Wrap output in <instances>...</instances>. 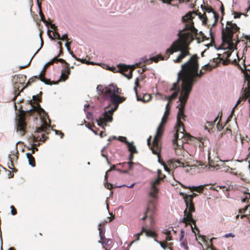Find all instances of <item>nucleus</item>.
Masks as SVG:
<instances>
[{
    "instance_id": "obj_34",
    "label": "nucleus",
    "mask_w": 250,
    "mask_h": 250,
    "mask_svg": "<svg viewBox=\"0 0 250 250\" xmlns=\"http://www.w3.org/2000/svg\"><path fill=\"white\" fill-rule=\"evenodd\" d=\"M154 240H155V241H156V242L159 243L161 245L162 248H163L165 250L167 248L168 243L166 241H165V242L159 241L157 240L156 239H155Z\"/></svg>"
},
{
    "instance_id": "obj_60",
    "label": "nucleus",
    "mask_w": 250,
    "mask_h": 250,
    "mask_svg": "<svg viewBox=\"0 0 250 250\" xmlns=\"http://www.w3.org/2000/svg\"><path fill=\"white\" fill-rule=\"evenodd\" d=\"M185 236V232L183 230H181V233H180V241H182Z\"/></svg>"
},
{
    "instance_id": "obj_35",
    "label": "nucleus",
    "mask_w": 250,
    "mask_h": 250,
    "mask_svg": "<svg viewBox=\"0 0 250 250\" xmlns=\"http://www.w3.org/2000/svg\"><path fill=\"white\" fill-rule=\"evenodd\" d=\"M133 164H134L133 162H125V163L122 164V165L123 166H128L129 169H131L133 167ZM119 165H121V164H119Z\"/></svg>"
},
{
    "instance_id": "obj_31",
    "label": "nucleus",
    "mask_w": 250,
    "mask_h": 250,
    "mask_svg": "<svg viewBox=\"0 0 250 250\" xmlns=\"http://www.w3.org/2000/svg\"><path fill=\"white\" fill-rule=\"evenodd\" d=\"M71 42L67 41L65 43V46L67 48V51L72 55V57L75 58L76 60H79L74 54L73 52L71 50L70 45Z\"/></svg>"
},
{
    "instance_id": "obj_42",
    "label": "nucleus",
    "mask_w": 250,
    "mask_h": 250,
    "mask_svg": "<svg viewBox=\"0 0 250 250\" xmlns=\"http://www.w3.org/2000/svg\"><path fill=\"white\" fill-rule=\"evenodd\" d=\"M40 39H41V47L37 51V52L35 53L34 54V56L39 51V50H40V49L42 47L43 45V39H42V33H40Z\"/></svg>"
},
{
    "instance_id": "obj_13",
    "label": "nucleus",
    "mask_w": 250,
    "mask_h": 250,
    "mask_svg": "<svg viewBox=\"0 0 250 250\" xmlns=\"http://www.w3.org/2000/svg\"><path fill=\"white\" fill-rule=\"evenodd\" d=\"M149 195H150L149 194ZM157 193L156 194V195ZM150 197H152L150 195ZM157 197V196L155 197H152L153 199H150L148 201L146 211L149 212V214H155V211L156 209V202L155 198Z\"/></svg>"
},
{
    "instance_id": "obj_7",
    "label": "nucleus",
    "mask_w": 250,
    "mask_h": 250,
    "mask_svg": "<svg viewBox=\"0 0 250 250\" xmlns=\"http://www.w3.org/2000/svg\"><path fill=\"white\" fill-rule=\"evenodd\" d=\"M48 127L49 125L46 122H44L41 126L37 128L36 131L33 135V141L35 142L39 141L45 142L48 138L45 136V134L48 133L47 132Z\"/></svg>"
},
{
    "instance_id": "obj_43",
    "label": "nucleus",
    "mask_w": 250,
    "mask_h": 250,
    "mask_svg": "<svg viewBox=\"0 0 250 250\" xmlns=\"http://www.w3.org/2000/svg\"><path fill=\"white\" fill-rule=\"evenodd\" d=\"M233 15H234V18L237 19V18H240L242 15H244V14L242 13L234 12Z\"/></svg>"
},
{
    "instance_id": "obj_49",
    "label": "nucleus",
    "mask_w": 250,
    "mask_h": 250,
    "mask_svg": "<svg viewBox=\"0 0 250 250\" xmlns=\"http://www.w3.org/2000/svg\"><path fill=\"white\" fill-rule=\"evenodd\" d=\"M167 122H166L165 120L162 119L160 125H159V127H162V128H164V126L166 125Z\"/></svg>"
},
{
    "instance_id": "obj_5",
    "label": "nucleus",
    "mask_w": 250,
    "mask_h": 250,
    "mask_svg": "<svg viewBox=\"0 0 250 250\" xmlns=\"http://www.w3.org/2000/svg\"><path fill=\"white\" fill-rule=\"evenodd\" d=\"M181 194L183 195L186 205V208L184 212L185 217L182 219V222L185 223L186 226L190 225V223H192L196 227V221L193 218L192 213L195 211L193 199L197 196V194L195 193H193L190 195L184 194L183 193H181Z\"/></svg>"
},
{
    "instance_id": "obj_26",
    "label": "nucleus",
    "mask_w": 250,
    "mask_h": 250,
    "mask_svg": "<svg viewBox=\"0 0 250 250\" xmlns=\"http://www.w3.org/2000/svg\"><path fill=\"white\" fill-rule=\"evenodd\" d=\"M26 80V76L24 75H18L17 76V84H23Z\"/></svg>"
},
{
    "instance_id": "obj_3",
    "label": "nucleus",
    "mask_w": 250,
    "mask_h": 250,
    "mask_svg": "<svg viewBox=\"0 0 250 250\" xmlns=\"http://www.w3.org/2000/svg\"><path fill=\"white\" fill-rule=\"evenodd\" d=\"M97 90L99 94V99L103 101L109 100L110 102L115 105L113 108L116 110L119 104L126 100V98L118 95L120 93L119 88L116 85L111 84L108 86H103L99 85L97 87Z\"/></svg>"
},
{
    "instance_id": "obj_10",
    "label": "nucleus",
    "mask_w": 250,
    "mask_h": 250,
    "mask_svg": "<svg viewBox=\"0 0 250 250\" xmlns=\"http://www.w3.org/2000/svg\"><path fill=\"white\" fill-rule=\"evenodd\" d=\"M166 177V176L162 173V171L160 169L158 170V178L151 183V190L149 194L151 196L155 197L156 194L158 192V188L157 186L160 184V182Z\"/></svg>"
},
{
    "instance_id": "obj_62",
    "label": "nucleus",
    "mask_w": 250,
    "mask_h": 250,
    "mask_svg": "<svg viewBox=\"0 0 250 250\" xmlns=\"http://www.w3.org/2000/svg\"><path fill=\"white\" fill-rule=\"evenodd\" d=\"M30 62H31V61L29 62H28V63H27V64L25 65H20V66H19V67H20V68L21 69H23V68H26V67H28V66H29V65H30Z\"/></svg>"
},
{
    "instance_id": "obj_57",
    "label": "nucleus",
    "mask_w": 250,
    "mask_h": 250,
    "mask_svg": "<svg viewBox=\"0 0 250 250\" xmlns=\"http://www.w3.org/2000/svg\"><path fill=\"white\" fill-rule=\"evenodd\" d=\"M232 63L233 64H237L239 67V69H240L241 70H243V69L242 68V67L241 66V65L240 64H239L237 62V61L236 60V59H234L233 61V62Z\"/></svg>"
},
{
    "instance_id": "obj_27",
    "label": "nucleus",
    "mask_w": 250,
    "mask_h": 250,
    "mask_svg": "<svg viewBox=\"0 0 250 250\" xmlns=\"http://www.w3.org/2000/svg\"><path fill=\"white\" fill-rule=\"evenodd\" d=\"M27 157L28 160L29 164L32 167H35L36 166V163L34 157L31 154L27 153Z\"/></svg>"
},
{
    "instance_id": "obj_50",
    "label": "nucleus",
    "mask_w": 250,
    "mask_h": 250,
    "mask_svg": "<svg viewBox=\"0 0 250 250\" xmlns=\"http://www.w3.org/2000/svg\"><path fill=\"white\" fill-rule=\"evenodd\" d=\"M220 119L216 124V127L218 130H221L223 128V126H222V125H220Z\"/></svg>"
},
{
    "instance_id": "obj_21",
    "label": "nucleus",
    "mask_w": 250,
    "mask_h": 250,
    "mask_svg": "<svg viewBox=\"0 0 250 250\" xmlns=\"http://www.w3.org/2000/svg\"><path fill=\"white\" fill-rule=\"evenodd\" d=\"M169 166L171 167L176 168L179 167H185L184 164L178 160H171L170 161Z\"/></svg>"
},
{
    "instance_id": "obj_19",
    "label": "nucleus",
    "mask_w": 250,
    "mask_h": 250,
    "mask_svg": "<svg viewBox=\"0 0 250 250\" xmlns=\"http://www.w3.org/2000/svg\"><path fill=\"white\" fill-rule=\"evenodd\" d=\"M221 47L222 49H223L224 50L228 49V50L225 51L223 53V54L222 55V57L221 58H220L221 60H223L224 58L228 59L230 56V55L232 53V50L236 47V46H235L234 48H233L232 49H230L229 48H225L223 46L222 43L221 45Z\"/></svg>"
},
{
    "instance_id": "obj_56",
    "label": "nucleus",
    "mask_w": 250,
    "mask_h": 250,
    "mask_svg": "<svg viewBox=\"0 0 250 250\" xmlns=\"http://www.w3.org/2000/svg\"><path fill=\"white\" fill-rule=\"evenodd\" d=\"M242 100V99L241 98H240L238 100V101H237L235 107L233 108L232 111H231V114H233L234 111V109L241 102V101Z\"/></svg>"
},
{
    "instance_id": "obj_11",
    "label": "nucleus",
    "mask_w": 250,
    "mask_h": 250,
    "mask_svg": "<svg viewBox=\"0 0 250 250\" xmlns=\"http://www.w3.org/2000/svg\"><path fill=\"white\" fill-rule=\"evenodd\" d=\"M15 156V154L11 153L8 156L7 165L8 167L12 170V172L9 170L7 171V175L9 178L13 177L14 172L16 171L14 164V157Z\"/></svg>"
},
{
    "instance_id": "obj_8",
    "label": "nucleus",
    "mask_w": 250,
    "mask_h": 250,
    "mask_svg": "<svg viewBox=\"0 0 250 250\" xmlns=\"http://www.w3.org/2000/svg\"><path fill=\"white\" fill-rule=\"evenodd\" d=\"M163 131V128L158 126L151 146V150L154 154H158L161 151V147L159 144V140L161 138Z\"/></svg>"
},
{
    "instance_id": "obj_59",
    "label": "nucleus",
    "mask_w": 250,
    "mask_h": 250,
    "mask_svg": "<svg viewBox=\"0 0 250 250\" xmlns=\"http://www.w3.org/2000/svg\"><path fill=\"white\" fill-rule=\"evenodd\" d=\"M11 213H12V214L15 215L16 214V209H15L14 206H11Z\"/></svg>"
},
{
    "instance_id": "obj_36",
    "label": "nucleus",
    "mask_w": 250,
    "mask_h": 250,
    "mask_svg": "<svg viewBox=\"0 0 250 250\" xmlns=\"http://www.w3.org/2000/svg\"><path fill=\"white\" fill-rule=\"evenodd\" d=\"M111 170H118V171H120V172H125V173H126V172H127V171H123V170H120V169H117V168H116V166H115V165H113L112 166H111V167H110V169H109V170L107 171V172H109V171H111Z\"/></svg>"
},
{
    "instance_id": "obj_53",
    "label": "nucleus",
    "mask_w": 250,
    "mask_h": 250,
    "mask_svg": "<svg viewBox=\"0 0 250 250\" xmlns=\"http://www.w3.org/2000/svg\"><path fill=\"white\" fill-rule=\"evenodd\" d=\"M149 217V212L146 211L144 216L141 218L142 220H145L146 218Z\"/></svg>"
},
{
    "instance_id": "obj_40",
    "label": "nucleus",
    "mask_w": 250,
    "mask_h": 250,
    "mask_svg": "<svg viewBox=\"0 0 250 250\" xmlns=\"http://www.w3.org/2000/svg\"><path fill=\"white\" fill-rule=\"evenodd\" d=\"M181 246L186 250H188V247L186 240L182 241V242L181 243Z\"/></svg>"
},
{
    "instance_id": "obj_32",
    "label": "nucleus",
    "mask_w": 250,
    "mask_h": 250,
    "mask_svg": "<svg viewBox=\"0 0 250 250\" xmlns=\"http://www.w3.org/2000/svg\"><path fill=\"white\" fill-rule=\"evenodd\" d=\"M201 7L203 9V10H204L205 12L210 13L212 12L213 13L215 11L213 10V9L210 6H203L201 5Z\"/></svg>"
},
{
    "instance_id": "obj_45",
    "label": "nucleus",
    "mask_w": 250,
    "mask_h": 250,
    "mask_svg": "<svg viewBox=\"0 0 250 250\" xmlns=\"http://www.w3.org/2000/svg\"><path fill=\"white\" fill-rule=\"evenodd\" d=\"M170 113H168L167 111H165L164 115L162 118V119H164L166 122L167 121L168 117Z\"/></svg>"
},
{
    "instance_id": "obj_63",
    "label": "nucleus",
    "mask_w": 250,
    "mask_h": 250,
    "mask_svg": "<svg viewBox=\"0 0 250 250\" xmlns=\"http://www.w3.org/2000/svg\"><path fill=\"white\" fill-rule=\"evenodd\" d=\"M59 57H58L57 56L55 57L54 58H53L51 61L53 62L54 63H58L59 62Z\"/></svg>"
},
{
    "instance_id": "obj_15",
    "label": "nucleus",
    "mask_w": 250,
    "mask_h": 250,
    "mask_svg": "<svg viewBox=\"0 0 250 250\" xmlns=\"http://www.w3.org/2000/svg\"><path fill=\"white\" fill-rule=\"evenodd\" d=\"M99 242L102 243L103 247L106 250H116L115 247L118 245L116 242H114L112 246L110 247V245L112 243L111 240L106 239L105 238L102 241L99 240Z\"/></svg>"
},
{
    "instance_id": "obj_51",
    "label": "nucleus",
    "mask_w": 250,
    "mask_h": 250,
    "mask_svg": "<svg viewBox=\"0 0 250 250\" xmlns=\"http://www.w3.org/2000/svg\"><path fill=\"white\" fill-rule=\"evenodd\" d=\"M118 140L122 142L125 143V144L126 142H128L127 141H126V138L125 137H119Z\"/></svg>"
},
{
    "instance_id": "obj_22",
    "label": "nucleus",
    "mask_w": 250,
    "mask_h": 250,
    "mask_svg": "<svg viewBox=\"0 0 250 250\" xmlns=\"http://www.w3.org/2000/svg\"><path fill=\"white\" fill-rule=\"evenodd\" d=\"M244 93L243 94L242 99L246 100L250 96V81L248 82V87L245 88L244 90Z\"/></svg>"
},
{
    "instance_id": "obj_58",
    "label": "nucleus",
    "mask_w": 250,
    "mask_h": 250,
    "mask_svg": "<svg viewBox=\"0 0 250 250\" xmlns=\"http://www.w3.org/2000/svg\"><path fill=\"white\" fill-rule=\"evenodd\" d=\"M163 232L167 235H171V231L167 229L164 230Z\"/></svg>"
},
{
    "instance_id": "obj_12",
    "label": "nucleus",
    "mask_w": 250,
    "mask_h": 250,
    "mask_svg": "<svg viewBox=\"0 0 250 250\" xmlns=\"http://www.w3.org/2000/svg\"><path fill=\"white\" fill-rule=\"evenodd\" d=\"M42 92H40L39 95L33 96L32 99L34 102L31 101V104H34L35 105L33 106V109L37 111H44V110L41 108L39 103L42 102Z\"/></svg>"
},
{
    "instance_id": "obj_38",
    "label": "nucleus",
    "mask_w": 250,
    "mask_h": 250,
    "mask_svg": "<svg viewBox=\"0 0 250 250\" xmlns=\"http://www.w3.org/2000/svg\"><path fill=\"white\" fill-rule=\"evenodd\" d=\"M99 230L100 236L101 237L100 240L102 241L105 238L104 236V232L103 231V230L101 228H99Z\"/></svg>"
},
{
    "instance_id": "obj_37",
    "label": "nucleus",
    "mask_w": 250,
    "mask_h": 250,
    "mask_svg": "<svg viewBox=\"0 0 250 250\" xmlns=\"http://www.w3.org/2000/svg\"><path fill=\"white\" fill-rule=\"evenodd\" d=\"M213 18L214 19V23L213 24V25H214V24H216L218 21L219 15L215 11L213 13Z\"/></svg>"
},
{
    "instance_id": "obj_30",
    "label": "nucleus",
    "mask_w": 250,
    "mask_h": 250,
    "mask_svg": "<svg viewBox=\"0 0 250 250\" xmlns=\"http://www.w3.org/2000/svg\"><path fill=\"white\" fill-rule=\"evenodd\" d=\"M197 35H198V34L197 33V34L194 36V39H195L196 38V39L197 40L198 42H201L205 40V39L206 38L204 34L202 32H200L199 33L198 36H197ZM194 40V39H193L192 40V41Z\"/></svg>"
},
{
    "instance_id": "obj_1",
    "label": "nucleus",
    "mask_w": 250,
    "mask_h": 250,
    "mask_svg": "<svg viewBox=\"0 0 250 250\" xmlns=\"http://www.w3.org/2000/svg\"><path fill=\"white\" fill-rule=\"evenodd\" d=\"M198 59L197 55H194L188 62L182 65V70L178 73L177 82L173 84L172 87L170 89L171 91H173L174 92L171 95L167 97V100L169 101L177 97L180 91L178 83L180 80H182V91L179 97L180 104L177 116L176 132L174 135V139L172 142L174 145H176L177 146V147H175V149L179 147L178 143V141L179 139L178 133L180 132L182 134L181 138L184 137L185 135L184 125L181 119L185 120L186 117L184 114V109L189 95L192 90L193 84L196 81L195 78L196 77H201L202 75L206 73L207 70L211 69L210 65L207 64L203 67V69H204L205 71H203V70H201L200 72L198 73Z\"/></svg>"
},
{
    "instance_id": "obj_33",
    "label": "nucleus",
    "mask_w": 250,
    "mask_h": 250,
    "mask_svg": "<svg viewBox=\"0 0 250 250\" xmlns=\"http://www.w3.org/2000/svg\"><path fill=\"white\" fill-rule=\"evenodd\" d=\"M98 125L101 126L104 125H106V122L105 121V119H104L103 117H100L98 119L96 120Z\"/></svg>"
},
{
    "instance_id": "obj_44",
    "label": "nucleus",
    "mask_w": 250,
    "mask_h": 250,
    "mask_svg": "<svg viewBox=\"0 0 250 250\" xmlns=\"http://www.w3.org/2000/svg\"><path fill=\"white\" fill-rule=\"evenodd\" d=\"M233 169L232 168L229 167V166L224 167V171L227 172H229L231 173H233V172L232 171Z\"/></svg>"
},
{
    "instance_id": "obj_17",
    "label": "nucleus",
    "mask_w": 250,
    "mask_h": 250,
    "mask_svg": "<svg viewBox=\"0 0 250 250\" xmlns=\"http://www.w3.org/2000/svg\"><path fill=\"white\" fill-rule=\"evenodd\" d=\"M70 68L69 66L67 67H65V69L62 70V71L61 76L60 77V80L58 81V83L60 82V80L65 81L68 79V76L70 74ZM57 83V84H58Z\"/></svg>"
},
{
    "instance_id": "obj_61",
    "label": "nucleus",
    "mask_w": 250,
    "mask_h": 250,
    "mask_svg": "<svg viewBox=\"0 0 250 250\" xmlns=\"http://www.w3.org/2000/svg\"><path fill=\"white\" fill-rule=\"evenodd\" d=\"M210 153L208 154V163H209V165L211 166V167H214V166L213 165V163L212 162V160H210Z\"/></svg>"
},
{
    "instance_id": "obj_23",
    "label": "nucleus",
    "mask_w": 250,
    "mask_h": 250,
    "mask_svg": "<svg viewBox=\"0 0 250 250\" xmlns=\"http://www.w3.org/2000/svg\"><path fill=\"white\" fill-rule=\"evenodd\" d=\"M144 231L145 227H143L141 231L139 233L134 235L133 237L134 238V239L132 240L129 245H128V247H130L135 241L139 240L140 236L143 235V233H144Z\"/></svg>"
},
{
    "instance_id": "obj_41",
    "label": "nucleus",
    "mask_w": 250,
    "mask_h": 250,
    "mask_svg": "<svg viewBox=\"0 0 250 250\" xmlns=\"http://www.w3.org/2000/svg\"><path fill=\"white\" fill-rule=\"evenodd\" d=\"M59 62L64 63L65 64V67H67L69 66V64L67 63L64 60L62 59H59Z\"/></svg>"
},
{
    "instance_id": "obj_9",
    "label": "nucleus",
    "mask_w": 250,
    "mask_h": 250,
    "mask_svg": "<svg viewBox=\"0 0 250 250\" xmlns=\"http://www.w3.org/2000/svg\"><path fill=\"white\" fill-rule=\"evenodd\" d=\"M37 79L40 80L46 84L52 85L58 83V82L51 81L50 79H46L44 77V72H41L39 76H33L26 83V84L22 88L20 92L22 91L23 89L28 85H30L31 83L35 82Z\"/></svg>"
},
{
    "instance_id": "obj_28",
    "label": "nucleus",
    "mask_w": 250,
    "mask_h": 250,
    "mask_svg": "<svg viewBox=\"0 0 250 250\" xmlns=\"http://www.w3.org/2000/svg\"><path fill=\"white\" fill-rule=\"evenodd\" d=\"M38 5H39V8H40V16L41 17V21H43L44 23H45L46 24V25H48V22L46 21L45 19V17H44V16L42 11V9H41V3H40L38 1Z\"/></svg>"
},
{
    "instance_id": "obj_47",
    "label": "nucleus",
    "mask_w": 250,
    "mask_h": 250,
    "mask_svg": "<svg viewBox=\"0 0 250 250\" xmlns=\"http://www.w3.org/2000/svg\"><path fill=\"white\" fill-rule=\"evenodd\" d=\"M69 39L68 38V36L66 34H65L62 36V37H61V39H60V40H66V41H68Z\"/></svg>"
},
{
    "instance_id": "obj_18",
    "label": "nucleus",
    "mask_w": 250,
    "mask_h": 250,
    "mask_svg": "<svg viewBox=\"0 0 250 250\" xmlns=\"http://www.w3.org/2000/svg\"><path fill=\"white\" fill-rule=\"evenodd\" d=\"M116 110H114V109L112 108L111 109L108 110V112L105 111L104 114H103V118L104 119H105V121L106 122H111L112 121V115L113 112Z\"/></svg>"
},
{
    "instance_id": "obj_39",
    "label": "nucleus",
    "mask_w": 250,
    "mask_h": 250,
    "mask_svg": "<svg viewBox=\"0 0 250 250\" xmlns=\"http://www.w3.org/2000/svg\"><path fill=\"white\" fill-rule=\"evenodd\" d=\"M154 214H149V218L150 219V223L151 226H153L154 225Z\"/></svg>"
},
{
    "instance_id": "obj_6",
    "label": "nucleus",
    "mask_w": 250,
    "mask_h": 250,
    "mask_svg": "<svg viewBox=\"0 0 250 250\" xmlns=\"http://www.w3.org/2000/svg\"><path fill=\"white\" fill-rule=\"evenodd\" d=\"M17 132L21 136H23L26 132L27 126V120L30 118L28 110L24 111L22 109L21 105L19 107L17 105Z\"/></svg>"
},
{
    "instance_id": "obj_46",
    "label": "nucleus",
    "mask_w": 250,
    "mask_h": 250,
    "mask_svg": "<svg viewBox=\"0 0 250 250\" xmlns=\"http://www.w3.org/2000/svg\"><path fill=\"white\" fill-rule=\"evenodd\" d=\"M249 208V205H247L245 208L240 209L239 210V212L240 213H244L246 211V210L248 209Z\"/></svg>"
},
{
    "instance_id": "obj_52",
    "label": "nucleus",
    "mask_w": 250,
    "mask_h": 250,
    "mask_svg": "<svg viewBox=\"0 0 250 250\" xmlns=\"http://www.w3.org/2000/svg\"><path fill=\"white\" fill-rule=\"evenodd\" d=\"M219 59H220V61L221 60L220 59V58ZM222 60L223 61V65H225L228 64L230 62V60L228 59H226V60L223 59Z\"/></svg>"
},
{
    "instance_id": "obj_55",
    "label": "nucleus",
    "mask_w": 250,
    "mask_h": 250,
    "mask_svg": "<svg viewBox=\"0 0 250 250\" xmlns=\"http://www.w3.org/2000/svg\"><path fill=\"white\" fill-rule=\"evenodd\" d=\"M50 24V28L54 30V31H57V27L54 24L48 23V24Z\"/></svg>"
},
{
    "instance_id": "obj_64",
    "label": "nucleus",
    "mask_w": 250,
    "mask_h": 250,
    "mask_svg": "<svg viewBox=\"0 0 250 250\" xmlns=\"http://www.w3.org/2000/svg\"><path fill=\"white\" fill-rule=\"evenodd\" d=\"M245 75L247 78L250 79V70H249V72H245Z\"/></svg>"
},
{
    "instance_id": "obj_54",
    "label": "nucleus",
    "mask_w": 250,
    "mask_h": 250,
    "mask_svg": "<svg viewBox=\"0 0 250 250\" xmlns=\"http://www.w3.org/2000/svg\"><path fill=\"white\" fill-rule=\"evenodd\" d=\"M220 10H221L222 15L223 16L224 15V13H225V8H224L223 3L221 2Z\"/></svg>"
},
{
    "instance_id": "obj_25",
    "label": "nucleus",
    "mask_w": 250,
    "mask_h": 250,
    "mask_svg": "<svg viewBox=\"0 0 250 250\" xmlns=\"http://www.w3.org/2000/svg\"><path fill=\"white\" fill-rule=\"evenodd\" d=\"M218 117L219 115L215 118V119L214 120L213 122L207 121V125H206L205 126V129L208 130V131H209V128H211L214 126V125L216 124V122L217 121Z\"/></svg>"
},
{
    "instance_id": "obj_20",
    "label": "nucleus",
    "mask_w": 250,
    "mask_h": 250,
    "mask_svg": "<svg viewBox=\"0 0 250 250\" xmlns=\"http://www.w3.org/2000/svg\"><path fill=\"white\" fill-rule=\"evenodd\" d=\"M205 186V185L191 187H187V186H183L182 187H183L184 188H186V189H189L191 191H197L198 192L201 193L203 192V191L204 189Z\"/></svg>"
},
{
    "instance_id": "obj_24",
    "label": "nucleus",
    "mask_w": 250,
    "mask_h": 250,
    "mask_svg": "<svg viewBox=\"0 0 250 250\" xmlns=\"http://www.w3.org/2000/svg\"><path fill=\"white\" fill-rule=\"evenodd\" d=\"M144 232L146 233V236L154 238V239H156V237L158 236L157 234L155 232L151 230L147 229L145 227Z\"/></svg>"
},
{
    "instance_id": "obj_29",
    "label": "nucleus",
    "mask_w": 250,
    "mask_h": 250,
    "mask_svg": "<svg viewBox=\"0 0 250 250\" xmlns=\"http://www.w3.org/2000/svg\"><path fill=\"white\" fill-rule=\"evenodd\" d=\"M126 144L127 145L129 151L132 153H135L137 152V150L135 146L133 145L132 143L126 142Z\"/></svg>"
},
{
    "instance_id": "obj_14",
    "label": "nucleus",
    "mask_w": 250,
    "mask_h": 250,
    "mask_svg": "<svg viewBox=\"0 0 250 250\" xmlns=\"http://www.w3.org/2000/svg\"><path fill=\"white\" fill-rule=\"evenodd\" d=\"M118 66L121 73L129 79L132 78V70L130 69L128 66L124 64H119Z\"/></svg>"
},
{
    "instance_id": "obj_4",
    "label": "nucleus",
    "mask_w": 250,
    "mask_h": 250,
    "mask_svg": "<svg viewBox=\"0 0 250 250\" xmlns=\"http://www.w3.org/2000/svg\"><path fill=\"white\" fill-rule=\"evenodd\" d=\"M240 28L232 21H228L226 22L225 27L222 29V45L224 47L232 49L235 47V43L234 42L235 40L233 39V37L236 34L238 39L237 34L240 33ZM238 42L237 39L236 43Z\"/></svg>"
},
{
    "instance_id": "obj_48",
    "label": "nucleus",
    "mask_w": 250,
    "mask_h": 250,
    "mask_svg": "<svg viewBox=\"0 0 250 250\" xmlns=\"http://www.w3.org/2000/svg\"><path fill=\"white\" fill-rule=\"evenodd\" d=\"M53 36L55 37V38L60 40L61 39V36L60 34L57 32V31H54L53 32Z\"/></svg>"
},
{
    "instance_id": "obj_2",
    "label": "nucleus",
    "mask_w": 250,
    "mask_h": 250,
    "mask_svg": "<svg viewBox=\"0 0 250 250\" xmlns=\"http://www.w3.org/2000/svg\"><path fill=\"white\" fill-rule=\"evenodd\" d=\"M193 15H198L199 18L202 20L203 23L205 25L207 24L208 19L205 13L202 14L201 12L194 11L188 12L183 17V21L185 23V26L183 30L179 31L178 34V39L175 41L170 47L166 50L165 56L159 55L156 57H153L152 61L158 62L160 60H167L171 54L180 51V54L174 61L176 63H180L182 62L184 58L189 55V45L198 31L194 26V22L192 21L194 18Z\"/></svg>"
},
{
    "instance_id": "obj_16",
    "label": "nucleus",
    "mask_w": 250,
    "mask_h": 250,
    "mask_svg": "<svg viewBox=\"0 0 250 250\" xmlns=\"http://www.w3.org/2000/svg\"><path fill=\"white\" fill-rule=\"evenodd\" d=\"M134 90L136 92V96H137V99L138 101H142L144 103H146V102H149L151 99V96L150 94H144L142 97H141V96H138V94H137V88L136 87H134Z\"/></svg>"
}]
</instances>
